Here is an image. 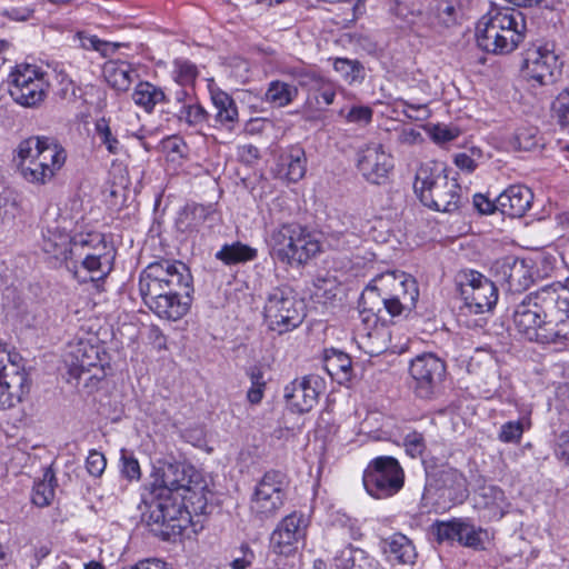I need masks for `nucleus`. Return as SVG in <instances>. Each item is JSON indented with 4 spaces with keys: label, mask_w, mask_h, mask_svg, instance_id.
Segmentation results:
<instances>
[{
    "label": "nucleus",
    "mask_w": 569,
    "mask_h": 569,
    "mask_svg": "<svg viewBox=\"0 0 569 569\" xmlns=\"http://www.w3.org/2000/svg\"><path fill=\"white\" fill-rule=\"evenodd\" d=\"M347 120L356 123H369L372 120V109L367 106L352 107L347 114Z\"/></svg>",
    "instance_id": "63"
},
{
    "label": "nucleus",
    "mask_w": 569,
    "mask_h": 569,
    "mask_svg": "<svg viewBox=\"0 0 569 569\" xmlns=\"http://www.w3.org/2000/svg\"><path fill=\"white\" fill-rule=\"evenodd\" d=\"M413 188L422 204L436 211L455 212L462 203V189L455 178H448L446 169L433 172L428 166L421 167Z\"/></svg>",
    "instance_id": "6"
},
{
    "label": "nucleus",
    "mask_w": 569,
    "mask_h": 569,
    "mask_svg": "<svg viewBox=\"0 0 569 569\" xmlns=\"http://www.w3.org/2000/svg\"><path fill=\"white\" fill-rule=\"evenodd\" d=\"M10 77L9 93L14 102L24 108H37L44 101L49 83L39 68L18 66Z\"/></svg>",
    "instance_id": "13"
},
{
    "label": "nucleus",
    "mask_w": 569,
    "mask_h": 569,
    "mask_svg": "<svg viewBox=\"0 0 569 569\" xmlns=\"http://www.w3.org/2000/svg\"><path fill=\"white\" fill-rule=\"evenodd\" d=\"M428 487L435 488L440 497L448 499L452 505L462 503L468 498L466 477L462 472L451 467L438 470L432 476Z\"/></svg>",
    "instance_id": "24"
},
{
    "label": "nucleus",
    "mask_w": 569,
    "mask_h": 569,
    "mask_svg": "<svg viewBox=\"0 0 569 569\" xmlns=\"http://www.w3.org/2000/svg\"><path fill=\"white\" fill-rule=\"evenodd\" d=\"M179 500L183 503V509L187 512L186 525L181 526L179 531L171 532L169 528V521L163 519V521H159V523L150 525V531L161 538L164 541H170L176 539L178 536L182 535V532L189 527L191 522V515H207L210 511L208 505L207 492H204V487L201 486L200 482L194 481L192 485H189L188 491H182L179 495Z\"/></svg>",
    "instance_id": "17"
},
{
    "label": "nucleus",
    "mask_w": 569,
    "mask_h": 569,
    "mask_svg": "<svg viewBox=\"0 0 569 569\" xmlns=\"http://www.w3.org/2000/svg\"><path fill=\"white\" fill-rule=\"evenodd\" d=\"M406 451L412 458L421 456L426 446L421 433L411 432L405 438Z\"/></svg>",
    "instance_id": "61"
},
{
    "label": "nucleus",
    "mask_w": 569,
    "mask_h": 569,
    "mask_svg": "<svg viewBox=\"0 0 569 569\" xmlns=\"http://www.w3.org/2000/svg\"><path fill=\"white\" fill-rule=\"evenodd\" d=\"M28 377L16 365L0 367V408L7 409L20 402L28 393Z\"/></svg>",
    "instance_id": "25"
},
{
    "label": "nucleus",
    "mask_w": 569,
    "mask_h": 569,
    "mask_svg": "<svg viewBox=\"0 0 569 569\" xmlns=\"http://www.w3.org/2000/svg\"><path fill=\"white\" fill-rule=\"evenodd\" d=\"M108 84L120 92H126L139 77L136 67L124 60H108L102 68Z\"/></svg>",
    "instance_id": "31"
},
{
    "label": "nucleus",
    "mask_w": 569,
    "mask_h": 569,
    "mask_svg": "<svg viewBox=\"0 0 569 569\" xmlns=\"http://www.w3.org/2000/svg\"><path fill=\"white\" fill-rule=\"evenodd\" d=\"M461 519H453L448 522H437L433 526V535L439 542L459 539Z\"/></svg>",
    "instance_id": "50"
},
{
    "label": "nucleus",
    "mask_w": 569,
    "mask_h": 569,
    "mask_svg": "<svg viewBox=\"0 0 569 569\" xmlns=\"http://www.w3.org/2000/svg\"><path fill=\"white\" fill-rule=\"evenodd\" d=\"M210 96L217 110L214 116L216 122L228 130H232L239 117L234 100L219 88L210 89Z\"/></svg>",
    "instance_id": "33"
},
{
    "label": "nucleus",
    "mask_w": 569,
    "mask_h": 569,
    "mask_svg": "<svg viewBox=\"0 0 569 569\" xmlns=\"http://www.w3.org/2000/svg\"><path fill=\"white\" fill-rule=\"evenodd\" d=\"M57 478L51 466L44 469L42 479L33 485L31 501L39 508L51 505L54 499V489L57 487Z\"/></svg>",
    "instance_id": "34"
},
{
    "label": "nucleus",
    "mask_w": 569,
    "mask_h": 569,
    "mask_svg": "<svg viewBox=\"0 0 569 569\" xmlns=\"http://www.w3.org/2000/svg\"><path fill=\"white\" fill-rule=\"evenodd\" d=\"M263 315L268 328L283 335L302 323L303 301L297 299L290 287H277L267 296Z\"/></svg>",
    "instance_id": "7"
},
{
    "label": "nucleus",
    "mask_w": 569,
    "mask_h": 569,
    "mask_svg": "<svg viewBox=\"0 0 569 569\" xmlns=\"http://www.w3.org/2000/svg\"><path fill=\"white\" fill-rule=\"evenodd\" d=\"M343 220L347 221H342V228H333L330 232V237L333 240H337V246L341 248H346L347 246L349 247L358 239L352 217L345 214Z\"/></svg>",
    "instance_id": "48"
},
{
    "label": "nucleus",
    "mask_w": 569,
    "mask_h": 569,
    "mask_svg": "<svg viewBox=\"0 0 569 569\" xmlns=\"http://www.w3.org/2000/svg\"><path fill=\"white\" fill-rule=\"evenodd\" d=\"M357 168L368 182L382 184L388 179L393 162L382 144L372 142L359 150Z\"/></svg>",
    "instance_id": "20"
},
{
    "label": "nucleus",
    "mask_w": 569,
    "mask_h": 569,
    "mask_svg": "<svg viewBox=\"0 0 569 569\" xmlns=\"http://www.w3.org/2000/svg\"><path fill=\"white\" fill-rule=\"evenodd\" d=\"M106 466L107 460L101 452L97 450H91L89 452L86 460V468L91 476L100 477L103 473Z\"/></svg>",
    "instance_id": "59"
},
{
    "label": "nucleus",
    "mask_w": 569,
    "mask_h": 569,
    "mask_svg": "<svg viewBox=\"0 0 569 569\" xmlns=\"http://www.w3.org/2000/svg\"><path fill=\"white\" fill-rule=\"evenodd\" d=\"M360 301L363 306V309L359 311L360 323H358L356 327H366L369 328V330L376 327H383L382 325L378 323V313L381 312V309H376L375 306L367 307L369 303L373 305L375 300L368 299L367 303H365L362 299Z\"/></svg>",
    "instance_id": "55"
},
{
    "label": "nucleus",
    "mask_w": 569,
    "mask_h": 569,
    "mask_svg": "<svg viewBox=\"0 0 569 569\" xmlns=\"http://www.w3.org/2000/svg\"><path fill=\"white\" fill-rule=\"evenodd\" d=\"M409 373L412 389L419 399L433 400L442 391L447 373L446 362L431 352L418 355L410 361Z\"/></svg>",
    "instance_id": "11"
},
{
    "label": "nucleus",
    "mask_w": 569,
    "mask_h": 569,
    "mask_svg": "<svg viewBox=\"0 0 569 569\" xmlns=\"http://www.w3.org/2000/svg\"><path fill=\"white\" fill-rule=\"evenodd\" d=\"M551 109L561 126L569 124V87L558 93L552 102Z\"/></svg>",
    "instance_id": "52"
},
{
    "label": "nucleus",
    "mask_w": 569,
    "mask_h": 569,
    "mask_svg": "<svg viewBox=\"0 0 569 569\" xmlns=\"http://www.w3.org/2000/svg\"><path fill=\"white\" fill-rule=\"evenodd\" d=\"M531 260L508 256L495 263V272L500 281L507 286V290L520 293L533 282V267Z\"/></svg>",
    "instance_id": "22"
},
{
    "label": "nucleus",
    "mask_w": 569,
    "mask_h": 569,
    "mask_svg": "<svg viewBox=\"0 0 569 569\" xmlns=\"http://www.w3.org/2000/svg\"><path fill=\"white\" fill-rule=\"evenodd\" d=\"M431 138L437 143H447L460 134V129L452 126L436 124L430 130Z\"/></svg>",
    "instance_id": "58"
},
{
    "label": "nucleus",
    "mask_w": 569,
    "mask_h": 569,
    "mask_svg": "<svg viewBox=\"0 0 569 569\" xmlns=\"http://www.w3.org/2000/svg\"><path fill=\"white\" fill-rule=\"evenodd\" d=\"M144 305L158 317L168 320H179L190 309L193 293V282H180L176 286L161 287L152 291L147 287L139 288Z\"/></svg>",
    "instance_id": "8"
},
{
    "label": "nucleus",
    "mask_w": 569,
    "mask_h": 569,
    "mask_svg": "<svg viewBox=\"0 0 569 569\" xmlns=\"http://www.w3.org/2000/svg\"><path fill=\"white\" fill-rule=\"evenodd\" d=\"M366 491L375 499L397 495L405 486V471L399 461L390 456L372 459L363 471Z\"/></svg>",
    "instance_id": "9"
},
{
    "label": "nucleus",
    "mask_w": 569,
    "mask_h": 569,
    "mask_svg": "<svg viewBox=\"0 0 569 569\" xmlns=\"http://www.w3.org/2000/svg\"><path fill=\"white\" fill-rule=\"evenodd\" d=\"M250 379L251 387L247 391V399L251 405H258L261 402L266 389V380L263 371L260 367H250L247 371Z\"/></svg>",
    "instance_id": "46"
},
{
    "label": "nucleus",
    "mask_w": 569,
    "mask_h": 569,
    "mask_svg": "<svg viewBox=\"0 0 569 569\" xmlns=\"http://www.w3.org/2000/svg\"><path fill=\"white\" fill-rule=\"evenodd\" d=\"M556 457L569 467V431L561 432L556 442Z\"/></svg>",
    "instance_id": "64"
},
{
    "label": "nucleus",
    "mask_w": 569,
    "mask_h": 569,
    "mask_svg": "<svg viewBox=\"0 0 569 569\" xmlns=\"http://www.w3.org/2000/svg\"><path fill=\"white\" fill-rule=\"evenodd\" d=\"M288 487L287 475L280 470L267 471L256 486L250 501V511L259 520L276 517L283 506Z\"/></svg>",
    "instance_id": "12"
},
{
    "label": "nucleus",
    "mask_w": 569,
    "mask_h": 569,
    "mask_svg": "<svg viewBox=\"0 0 569 569\" xmlns=\"http://www.w3.org/2000/svg\"><path fill=\"white\" fill-rule=\"evenodd\" d=\"M94 130L109 153L118 154L121 151L122 146L118 139V130L111 128L109 119L104 117L98 119L94 123Z\"/></svg>",
    "instance_id": "42"
},
{
    "label": "nucleus",
    "mask_w": 569,
    "mask_h": 569,
    "mask_svg": "<svg viewBox=\"0 0 569 569\" xmlns=\"http://www.w3.org/2000/svg\"><path fill=\"white\" fill-rule=\"evenodd\" d=\"M193 282L189 267L179 260L159 259L149 263L140 273L139 288L159 291L161 287Z\"/></svg>",
    "instance_id": "16"
},
{
    "label": "nucleus",
    "mask_w": 569,
    "mask_h": 569,
    "mask_svg": "<svg viewBox=\"0 0 569 569\" xmlns=\"http://www.w3.org/2000/svg\"><path fill=\"white\" fill-rule=\"evenodd\" d=\"M320 386L321 380L315 375L291 381L283 393L288 409L296 413L309 412L318 402Z\"/></svg>",
    "instance_id": "23"
},
{
    "label": "nucleus",
    "mask_w": 569,
    "mask_h": 569,
    "mask_svg": "<svg viewBox=\"0 0 569 569\" xmlns=\"http://www.w3.org/2000/svg\"><path fill=\"white\" fill-rule=\"evenodd\" d=\"M20 169L23 178L31 183L44 184L53 178L52 169L47 170L33 158H29L28 162L21 160Z\"/></svg>",
    "instance_id": "45"
},
{
    "label": "nucleus",
    "mask_w": 569,
    "mask_h": 569,
    "mask_svg": "<svg viewBox=\"0 0 569 569\" xmlns=\"http://www.w3.org/2000/svg\"><path fill=\"white\" fill-rule=\"evenodd\" d=\"M121 461H122V473L129 480L139 479L140 478V466L138 460L132 456L128 455V452L122 449L121 450Z\"/></svg>",
    "instance_id": "60"
},
{
    "label": "nucleus",
    "mask_w": 569,
    "mask_h": 569,
    "mask_svg": "<svg viewBox=\"0 0 569 569\" xmlns=\"http://www.w3.org/2000/svg\"><path fill=\"white\" fill-rule=\"evenodd\" d=\"M18 157L21 160L33 158L47 170L52 169V176L64 164L66 151L47 137H31L18 146Z\"/></svg>",
    "instance_id": "19"
},
{
    "label": "nucleus",
    "mask_w": 569,
    "mask_h": 569,
    "mask_svg": "<svg viewBox=\"0 0 569 569\" xmlns=\"http://www.w3.org/2000/svg\"><path fill=\"white\" fill-rule=\"evenodd\" d=\"M355 340L359 349L370 357L379 356L388 349V332L385 327L370 330L366 327H356Z\"/></svg>",
    "instance_id": "32"
},
{
    "label": "nucleus",
    "mask_w": 569,
    "mask_h": 569,
    "mask_svg": "<svg viewBox=\"0 0 569 569\" xmlns=\"http://www.w3.org/2000/svg\"><path fill=\"white\" fill-rule=\"evenodd\" d=\"M194 469L180 462H163L154 468L152 481L142 496L148 508L144 515L148 527L167 519L172 533L186 525L187 512L179 500L182 491L193 483Z\"/></svg>",
    "instance_id": "1"
},
{
    "label": "nucleus",
    "mask_w": 569,
    "mask_h": 569,
    "mask_svg": "<svg viewBox=\"0 0 569 569\" xmlns=\"http://www.w3.org/2000/svg\"><path fill=\"white\" fill-rule=\"evenodd\" d=\"M116 249L104 233L74 232L67 269L79 282L104 280L113 269Z\"/></svg>",
    "instance_id": "2"
},
{
    "label": "nucleus",
    "mask_w": 569,
    "mask_h": 569,
    "mask_svg": "<svg viewBox=\"0 0 569 569\" xmlns=\"http://www.w3.org/2000/svg\"><path fill=\"white\" fill-rule=\"evenodd\" d=\"M16 201L11 190L0 181V223L14 217Z\"/></svg>",
    "instance_id": "53"
},
{
    "label": "nucleus",
    "mask_w": 569,
    "mask_h": 569,
    "mask_svg": "<svg viewBox=\"0 0 569 569\" xmlns=\"http://www.w3.org/2000/svg\"><path fill=\"white\" fill-rule=\"evenodd\" d=\"M525 31L526 21L520 10L492 9L477 24V43L488 53H509L523 40Z\"/></svg>",
    "instance_id": "3"
},
{
    "label": "nucleus",
    "mask_w": 569,
    "mask_h": 569,
    "mask_svg": "<svg viewBox=\"0 0 569 569\" xmlns=\"http://www.w3.org/2000/svg\"><path fill=\"white\" fill-rule=\"evenodd\" d=\"M471 154L467 152H461L455 156V164L467 172H473L478 167V160L481 158V150L477 148H472L470 150Z\"/></svg>",
    "instance_id": "57"
},
{
    "label": "nucleus",
    "mask_w": 569,
    "mask_h": 569,
    "mask_svg": "<svg viewBox=\"0 0 569 569\" xmlns=\"http://www.w3.org/2000/svg\"><path fill=\"white\" fill-rule=\"evenodd\" d=\"M257 256V249L240 241H236L231 244H223L216 253V258L228 266L252 261Z\"/></svg>",
    "instance_id": "36"
},
{
    "label": "nucleus",
    "mask_w": 569,
    "mask_h": 569,
    "mask_svg": "<svg viewBox=\"0 0 569 569\" xmlns=\"http://www.w3.org/2000/svg\"><path fill=\"white\" fill-rule=\"evenodd\" d=\"M287 73L297 83L308 90H321L325 84V78L312 68L305 66L290 67Z\"/></svg>",
    "instance_id": "38"
},
{
    "label": "nucleus",
    "mask_w": 569,
    "mask_h": 569,
    "mask_svg": "<svg viewBox=\"0 0 569 569\" xmlns=\"http://www.w3.org/2000/svg\"><path fill=\"white\" fill-rule=\"evenodd\" d=\"M459 531V543L473 549L482 548V529H476L473 525L461 519Z\"/></svg>",
    "instance_id": "49"
},
{
    "label": "nucleus",
    "mask_w": 569,
    "mask_h": 569,
    "mask_svg": "<svg viewBox=\"0 0 569 569\" xmlns=\"http://www.w3.org/2000/svg\"><path fill=\"white\" fill-rule=\"evenodd\" d=\"M380 549L388 561L399 565H413L418 557L413 542L401 532L381 539Z\"/></svg>",
    "instance_id": "29"
},
{
    "label": "nucleus",
    "mask_w": 569,
    "mask_h": 569,
    "mask_svg": "<svg viewBox=\"0 0 569 569\" xmlns=\"http://www.w3.org/2000/svg\"><path fill=\"white\" fill-rule=\"evenodd\" d=\"M297 94L296 87L281 81H272L266 92V99L277 107H284L292 102Z\"/></svg>",
    "instance_id": "43"
},
{
    "label": "nucleus",
    "mask_w": 569,
    "mask_h": 569,
    "mask_svg": "<svg viewBox=\"0 0 569 569\" xmlns=\"http://www.w3.org/2000/svg\"><path fill=\"white\" fill-rule=\"evenodd\" d=\"M10 2L21 3L20 7H14L10 9H6L2 16L9 18L13 21H28L33 17L36 11L34 4L31 3V0H9Z\"/></svg>",
    "instance_id": "54"
},
{
    "label": "nucleus",
    "mask_w": 569,
    "mask_h": 569,
    "mask_svg": "<svg viewBox=\"0 0 569 569\" xmlns=\"http://www.w3.org/2000/svg\"><path fill=\"white\" fill-rule=\"evenodd\" d=\"M42 250L60 262L70 261L73 247V219L59 208H48L42 217Z\"/></svg>",
    "instance_id": "10"
},
{
    "label": "nucleus",
    "mask_w": 569,
    "mask_h": 569,
    "mask_svg": "<svg viewBox=\"0 0 569 569\" xmlns=\"http://www.w3.org/2000/svg\"><path fill=\"white\" fill-rule=\"evenodd\" d=\"M525 425L522 421H508L500 428L498 439L505 443H518L522 438Z\"/></svg>",
    "instance_id": "51"
},
{
    "label": "nucleus",
    "mask_w": 569,
    "mask_h": 569,
    "mask_svg": "<svg viewBox=\"0 0 569 569\" xmlns=\"http://www.w3.org/2000/svg\"><path fill=\"white\" fill-rule=\"evenodd\" d=\"M132 100L147 112H151L158 103L167 101V96L161 88L141 81L134 88Z\"/></svg>",
    "instance_id": "37"
},
{
    "label": "nucleus",
    "mask_w": 569,
    "mask_h": 569,
    "mask_svg": "<svg viewBox=\"0 0 569 569\" xmlns=\"http://www.w3.org/2000/svg\"><path fill=\"white\" fill-rule=\"evenodd\" d=\"M475 507L486 512L490 520H499L506 512L505 492L497 486H481L473 496Z\"/></svg>",
    "instance_id": "30"
},
{
    "label": "nucleus",
    "mask_w": 569,
    "mask_h": 569,
    "mask_svg": "<svg viewBox=\"0 0 569 569\" xmlns=\"http://www.w3.org/2000/svg\"><path fill=\"white\" fill-rule=\"evenodd\" d=\"M333 68L349 84L361 83L365 80V67L358 60L337 58L333 62Z\"/></svg>",
    "instance_id": "41"
},
{
    "label": "nucleus",
    "mask_w": 569,
    "mask_h": 569,
    "mask_svg": "<svg viewBox=\"0 0 569 569\" xmlns=\"http://www.w3.org/2000/svg\"><path fill=\"white\" fill-rule=\"evenodd\" d=\"M174 114L180 122L193 128H202L209 119L208 111L197 100L179 107Z\"/></svg>",
    "instance_id": "40"
},
{
    "label": "nucleus",
    "mask_w": 569,
    "mask_h": 569,
    "mask_svg": "<svg viewBox=\"0 0 569 569\" xmlns=\"http://www.w3.org/2000/svg\"><path fill=\"white\" fill-rule=\"evenodd\" d=\"M459 290L465 306L476 315L490 311L498 301V289L493 281L475 270L465 274Z\"/></svg>",
    "instance_id": "15"
},
{
    "label": "nucleus",
    "mask_w": 569,
    "mask_h": 569,
    "mask_svg": "<svg viewBox=\"0 0 569 569\" xmlns=\"http://www.w3.org/2000/svg\"><path fill=\"white\" fill-rule=\"evenodd\" d=\"M270 254L286 264H305L321 251L318 236L299 223L274 228L268 240Z\"/></svg>",
    "instance_id": "5"
},
{
    "label": "nucleus",
    "mask_w": 569,
    "mask_h": 569,
    "mask_svg": "<svg viewBox=\"0 0 569 569\" xmlns=\"http://www.w3.org/2000/svg\"><path fill=\"white\" fill-rule=\"evenodd\" d=\"M540 293L527 295L513 310V325L517 331L527 340L538 343H553L569 340L568 318L560 319L553 327L548 321L546 311L540 302Z\"/></svg>",
    "instance_id": "4"
},
{
    "label": "nucleus",
    "mask_w": 569,
    "mask_h": 569,
    "mask_svg": "<svg viewBox=\"0 0 569 569\" xmlns=\"http://www.w3.org/2000/svg\"><path fill=\"white\" fill-rule=\"evenodd\" d=\"M560 67L559 58L552 50L535 47L525 52L521 72L527 80L547 86L553 83Z\"/></svg>",
    "instance_id": "18"
},
{
    "label": "nucleus",
    "mask_w": 569,
    "mask_h": 569,
    "mask_svg": "<svg viewBox=\"0 0 569 569\" xmlns=\"http://www.w3.org/2000/svg\"><path fill=\"white\" fill-rule=\"evenodd\" d=\"M377 291L391 297L397 305L407 308L408 312L416 308L419 298L417 281L403 272H388L375 279L373 284L368 286L362 293L363 302L367 303L368 299L376 300Z\"/></svg>",
    "instance_id": "14"
},
{
    "label": "nucleus",
    "mask_w": 569,
    "mask_h": 569,
    "mask_svg": "<svg viewBox=\"0 0 569 569\" xmlns=\"http://www.w3.org/2000/svg\"><path fill=\"white\" fill-rule=\"evenodd\" d=\"M100 361L99 348L89 341L79 340L69 346V351L64 358L70 378L79 383L87 375L88 368Z\"/></svg>",
    "instance_id": "26"
},
{
    "label": "nucleus",
    "mask_w": 569,
    "mask_h": 569,
    "mask_svg": "<svg viewBox=\"0 0 569 569\" xmlns=\"http://www.w3.org/2000/svg\"><path fill=\"white\" fill-rule=\"evenodd\" d=\"M542 140L537 127H522L516 131L512 144L518 150L531 151L543 147Z\"/></svg>",
    "instance_id": "44"
},
{
    "label": "nucleus",
    "mask_w": 569,
    "mask_h": 569,
    "mask_svg": "<svg viewBox=\"0 0 569 569\" xmlns=\"http://www.w3.org/2000/svg\"><path fill=\"white\" fill-rule=\"evenodd\" d=\"M173 78L181 87H192L199 72L194 63L186 59H177L173 62Z\"/></svg>",
    "instance_id": "47"
},
{
    "label": "nucleus",
    "mask_w": 569,
    "mask_h": 569,
    "mask_svg": "<svg viewBox=\"0 0 569 569\" xmlns=\"http://www.w3.org/2000/svg\"><path fill=\"white\" fill-rule=\"evenodd\" d=\"M107 368L101 360L88 368V372L82 377L83 386L89 389L98 388V385L107 377Z\"/></svg>",
    "instance_id": "56"
},
{
    "label": "nucleus",
    "mask_w": 569,
    "mask_h": 569,
    "mask_svg": "<svg viewBox=\"0 0 569 569\" xmlns=\"http://www.w3.org/2000/svg\"><path fill=\"white\" fill-rule=\"evenodd\" d=\"M368 563V555L365 550L347 545L335 557V566L337 569L362 568Z\"/></svg>",
    "instance_id": "39"
},
{
    "label": "nucleus",
    "mask_w": 569,
    "mask_h": 569,
    "mask_svg": "<svg viewBox=\"0 0 569 569\" xmlns=\"http://www.w3.org/2000/svg\"><path fill=\"white\" fill-rule=\"evenodd\" d=\"M306 535V525L302 515L296 512L284 517L270 537L272 553L297 556L298 543Z\"/></svg>",
    "instance_id": "21"
},
{
    "label": "nucleus",
    "mask_w": 569,
    "mask_h": 569,
    "mask_svg": "<svg viewBox=\"0 0 569 569\" xmlns=\"http://www.w3.org/2000/svg\"><path fill=\"white\" fill-rule=\"evenodd\" d=\"M307 170L306 152L299 144L290 146L279 157L277 177L288 182H298Z\"/></svg>",
    "instance_id": "28"
},
{
    "label": "nucleus",
    "mask_w": 569,
    "mask_h": 569,
    "mask_svg": "<svg viewBox=\"0 0 569 569\" xmlns=\"http://www.w3.org/2000/svg\"><path fill=\"white\" fill-rule=\"evenodd\" d=\"M533 193L525 184H512L497 197L499 211L510 218H520L530 209Z\"/></svg>",
    "instance_id": "27"
},
{
    "label": "nucleus",
    "mask_w": 569,
    "mask_h": 569,
    "mask_svg": "<svg viewBox=\"0 0 569 569\" xmlns=\"http://www.w3.org/2000/svg\"><path fill=\"white\" fill-rule=\"evenodd\" d=\"M204 208L202 206H192L186 207L182 212H180L179 218L177 220V226L180 230L187 231L192 228L191 218L196 217L199 213L201 217L203 216Z\"/></svg>",
    "instance_id": "62"
},
{
    "label": "nucleus",
    "mask_w": 569,
    "mask_h": 569,
    "mask_svg": "<svg viewBox=\"0 0 569 569\" xmlns=\"http://www.w3.org/2000/svg\"><path fill=\"white\" fill-rule=\"evenodd\" d=\"M325 362L328 373L339 383L351 380L353 370L349 355L340 350L332 349L330 350V353L326 356Z\"/></svg>",
    "instance_id": "35"
}]
</instances>
